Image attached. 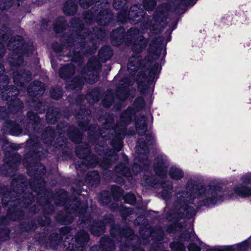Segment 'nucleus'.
I'll return each instance as SVG.
<instances>
[{
    "label": "nucleus",
    "instance_id": "nucleus-50",
    "mask_svg": "<svg viewBox=\"0 0 251 251\" xmlns=\"http://www.w3.org/2000/svg\"><path fill=\"white\" fill-rule=\"evenodd\" d=\"M95 81V80H92V81H91V82H94Z\"/></svg>",
    "mask_w": 251,
    "mask_h": 251
},
{
    "label": "nucleus",
    "instance_id": "nucleus-34",
    "mask_svg": "<svg viewBox=\"0 0 251 251\" xmlns=\"http://www.w3.org/2000/svg\"><path fill=\"white\" fill-rule=\"evenodd\" d=\"M121 0H114L113 6L116 9H119L123 5Z\"/></svg>",
    "mask_w": 251,
    "mask_h": 251
},
{
    "label": "nucleus",
    "instance_id": "nucleus-55",
    "mask_svg": "<svg viewBox=\"0 0 251 251\" xmlns=\"http://www.w3.org/2000/svg\"><path fill=\"white\" fill-rule=\"evenodd\" d=\"M122 22H125L126 21H122Z\"/></svg>",
    "mask_w": 251,
    "mask_h": 251
},
{
    "label": "nucleus",
    "instance_id": "nucleus-27",
    "mask_svg": "<svg viewBox=\"0 0 251 251\" xmlns=\"http://www.w3.org/2000/svg\"><path fill=\"white\" fill-rule=\"evenodd\" d=\"M22 41H23V39H22V37L19 36H17L16 37H15L13 40V41H12V40H10L9 43H8V47L11 48V45L12 44V42H13V43H14V46H17V47H18L19 46H21V45L22 44Z\"/></svg>",
    "mask_w": 251,
    "mask_h": 251
},
{
    "label": "nucleus",
    "instance_id": "nucleus-59",
    "mask_svg": "<svg viewBox=\"0 0 251 251\" xmlns=\"http://www.w3.org/2000/svg\"><path fill=\"white\" fill-rule=\"evenodd\" d=\"M1 108H0V111H1Z\"/></svg>",
    "mask_w": 251,
    "mask_h": 251
},
{
    "label": "nucleus",
    "instance_id": "nucleus-36",
    "mask_svg": "<svg viewBox=\"0 0 251 251\" xmlns=\"http://www.w3.org/2000/svg\"><path fill=\"white\" fill-rule=\"evenodd\" d=\"M80 240L83 242H86L88 240V235L87 233L84 232L83 233V237L82 239H80Z\"/></svg>",
    "mask_w": 251,
    "mask_h": 251
},
{
    "label": "nucleus",
    "instance_id": "nucleus-41",
    "mask_svg": "<svg viewBox=\"0 0 251 251\" xmlns=\"http://www.w3.org/2000/svg\"><path fill=\"white\" fill-rule=\"evenodd\" d=\"M127 230L130 234H132L133 233L132 230L130 228H128Z\"/></svg>",
    "mask_w": 251,
    "mask_h": 251
},
{
    "label": "nucleus",
    "instance_id": "nucleus-29",
    "mask_svg": "<svg viewBox=\"0 0 251 251\" xmlns=\"http://www.w3.org/2000/svg\"><path fill=\"white\" fill-rule=\"evenodd\" d=\"M51 96L53 98H54L55 99H58L61 97V96H62L61 91H60L59 88L57 89L56 92H54V90H53L51 92Z\"/></svg>",
    "mask_w": 251,
    "mask_h": 251
},
{
    "label": "nucleus",
    "instance_id": "nucleus-24",
    "mask_svg": "<svg viewBox=\"0 0 251 251\" xmlns=\"http://www.w3.org/2000/svg\"><path fill=\"white\" fill-rule=\"evenodd\" d=\"M27 116L29 118L30 124L32 125H33L35 123H38L40 122V119L39 118V116L37 114H34L33 112H28Z\"/></svg>",
    "mask_w": 251,
    "mask_h": 251
},
{
    "label": "nucleus",
    "instance_id": "nucleus-57",
    "mask_svg": "<svg viewBox=\"0 0 251 251\" xmlns=\"http://www.w3.org/2000/svg\"><path fill=\"white\" fill-rule=\"evenodd\" d=\"M86 37H87V35H85V37H84V38L85 39Z\"/></svg>",
    "mask_w": 251,
    "mask_h": 251
},
{
    "label": "nucleus",
    "instance_id": "nucleus-2",
    "mask_svg": "<svg viewBox=\"0 0 251 251\" xmlns=\"http://www.w3.org/2000/svg\"><path fill=\"white\" fill-rule=\"evenodd\" d=\"M132 117L130 114V109H128L127 111L123 113L121 117V120L124 123V125L120 126L117 125L114 129L109 130V132L112 133L113 132L115 133V137L118 142V151L121 150V142L124 138L126 133L125 124L129 122L131 120Z\"/></svg>",
    "mask_w": 251,
    "mask_h": 251
},
{
    "label": "nucleus",
    "instance_id": "nucleus-11",
    "mask_svg": "<svg viewBox=\"0 0 251 251\" xmlns=\"http://www.w3.org/2000/svg\"><path fill=\"white\" fill-rule=\"evenodd\" d=\"M31 87L28 89V93L30 95L32 92L35 95H40L45 91L44 84L40 81L33 82Z\"/></svg>",
    "mask_w": 251,
    "mask_h": 251
},
{
    "label": "nucleus",
    "instance_id": "nucleus-31",
    "mask_svg": "<svg viewBox=\"0 0 251 251\" xmlns=\"http://www.w3.org/2000/svg\"><path fill=\"white\" fill-rule=\"evenodd\" d=\"M207 251H235V249L231 246H227L220 250L210 249Z\"/></svg>",
    "mask_w": 251,
    "mask_h": 251
},
{
    "label": "nucleus",
    "instance_id": "nucleus-30",
    "mask_svg": "<svg viewBox=\"0 0 251 251\" xmlns=\"http://www.w3.org/2000/svg\"><path fill=\"white\" fill-rule=\"evenodd\" d=\"M92 0H79L81 6L83 8H88L90 5Z\"/></svg>",
    "mask_w": 251,
    "mask_h": 251
},
{
    "label": "nucleus",
    "instance_id": "nucleus-6",
    "mask_svg": "<svg viewBox=\"0 0 251 251\" xmlns=\"http://www.w3.org/2000/svg\"><path fill=\"white\" fill-rule=\"evenodd\" d=\"M144 15V12L140 10L137 6L135 5L130 8L128 16L129 20L133 24H136L142 20Z\"/></svg>",
    "mask_w": 251,
    "mask_h": 251
},
{
    "label": "nucleus",
    "instance_id": "nucleus-26",
    "mask_svg": "<svg viewBox=\"0 0 251 251\" xmlns=\"http://www.w3.org/2000/svg\"><path fill=\"white\" fill-rule=\"evenodd\" d=\"M5 90L7 94H9L8 95V97H10V94H11V96H16L18 94L19 91L15 87L8 88L7 87L6 88L5 86L2 88Z\"/></svg>",
    "mask_w": 251,
    "mask_h": 251
},
{
    "label": "nucleus",
    "instance_id": "nucleus-19",
    "mask_svg": "<svg viewBox=\"0 0 251 251\" xmlns=\"http://www.w3.org/2000/svg\"><path fill=\"white\" fill-rule=\"evenodd\" d=\"M156 178H154L153 176H149L146 175L143 177V180H142V184L144 185H149L152 187L157 188L156 183L154 182Z\"/></svg>",
    "mask_w": 251,
    "mask_h": 251
},
{
    "label": "nucleus",
    "instance_id": "nucleus-51",
    "mask_svg": "<svg viewBox=\"0 0 251 251\" xmlns=\"http://www.w3.org/2000/svg\"><path fill=\"white\" fill-rule=\"evenodd\" d=\"M3 41H4L5 37H3Z\"/></svg>",
    "mask_w": 251,
    "mask_h": 251
},
{
    "label": "nucleus",
    "instance_id": "nucleus-33",
    "mask_svg": "<svg viewBox=\"0 0 251 251\" xmlns=\"http://www.w3.org/2000/svg\"><path fill=\"white\" fill-rule=\"evenodd\" d=\"M0 80L3 81L1 82V84L0 83V89L1 88V86H2L4 87L8 83V78L6 76L0 75Z\"/></svg>",
    "mask_w": 251,
    "mask_h": 251
},
{
    "label": "nucleus",
    "instance_id": "nucleus-42",
    "mask_svg": "<svg viewBox=\"0 0 251 251\" xmlns=\"http://www.w3.org/2000/svg\"><path fill=\"white\" fill-rule=\"evenodd\" d=\"M97 72L94 71L93 72V75H96V78H97Z\"/></svg>",
    "mask_w": 251,
    "mask_h": 251
},
{
    "label": "nucleus",
    "instance_id": "nucleus-16",
    "mask_svg": "<svg viewBox=\"0 0 251 251\" xmlns=\"http://www.w3.org/2000/svg\"><path fill=\"white\" fill-rule=\"evenodd\" d=\"M168 184H166V183H164L161 184V187L163 189V190L161 193V197L163 199L167 200L171 198L172 195L171 194V190L172 189V184L169 182H168Z\"/></svg>",
    "mask_w": 251,
    "mask_h": 251
},
{
    "label": "nucleus",
    "instance_id": "nucleus-21",
    "mask_svg": "<svg viewBox=\"0 0 251 251\" xmlns=\"http://www.w3.org/2000/svg\"><path fill=\"white\" fill-rule=\"evenodd\" d=\"M87 179L92 184L98 183L99 181V176L98 172L93 171L89 173Z\"/></svg>",
    "mask_w": 251,
    "mask_h": 251
},
{
    "label": "nucleus",
    "instance_id": "nucleus-46",
    "mask_svg": "<svg viewBox=\"0 0 251 251\" xmlns=\"http://www.w3.org/2000/svg\"><path fill=\"white\" fill-rule=\"evenodd\" d=\"M5 100H9V98H5Z\"/></svg>",
    "mask_w": 251,
    "mask_h": 251
},
{
    "label": "nucleus",
    "instance_id": "nucleus-43",
    "mask_svg": "<svg viewBox=\"0 0 251 251\" xmlns=\"http://www.w3.org/2000/svg\"><path fill=\"white\" fill-rule=\"evenodd\" d=\"M2 99L4 100V99H5V98H4V94H3L4 92H2Z\"/></svg>",
    "mask_w": 251,
    "mask_h": 251
},
{
    "label": "nucleus",
    "instance_id": "nucleus-8",
    "mask_svg": "<svg viewBox=\"0 0 251 251\" xmlns=\"http://www.w3.org/2000/svg\"><path fill=\"white\" fill-rule=\"evenodd\" d=\"M111 17L110 10L105 8L104 10L100 11L97 18V23L100 25H105L110 22Z\"/></svg>",
    "mask_w": 251,
    "mask_h": 251
},
{
    "label": "nucleus",
    "instance_id": "nucleus-40",
    "mask_svg": "<svg viewBox=\"0 0 251 251\" xmlns=\"http://www.w3.org/2000/svg\"><path fill=\"white\" fill-rule=\"evenodd\" d=\"M21 132H21V131H19L17 133H12V135H15V136H18V135H19L20 134H21Z\"/></svg>",
    "mask_w": 251,
    "mask_h": 251
},
{
    "label": "nucleus",
    "instance_id": "nucleus-3",
    "mask_svg": "<svg viewBox=\"0 0 251 251\" xmlns=\"http://www.w3.org/2000/svg\"><path fill=\"white\" fill-rule=\"evenodd\" d=\"M145 138L147 143H146L143 141V138H141L138 141L136 146V152L138 155L139 157H142V158H143V156L145 158L147 157L149 154L148 145H151L154 141V136L151 133L147 134Z\"/></svg>",
    "mask_w": 251,
    "mask_h": 251
},
{
    "label": "nucleus",
    "instance_id": "nucleus-18",
    "mask_svg": "<svg viewBox=\"0 0 251 251\" xmlns=\"http://www.w3.org/2000/svg\"><path fill=\"white\" fill-rule=\"evenodd\" d=\"M139 38V41L140 43H138V44L135 43L132 48L133 50L137 52L141 51L142 49L146 46L148 42L147 39L144 38L142 36H140Z\"/></svg>",
    "mask_w": 251,
    "mask_h": 251
},
{
    "label": "nucleus",
    "instance_id": "nucleus-25",
    "mask_svg": "<svg viewBox=\"0 0 251 251\" xmlns=\"http://www.w3.org/2000/svg\"><path fill=\"white\" fill-rule=\"evenodd\" d=\"M124 200L126 202L130 204H133L135 202L136 198L133 194L128 193L125 196Z\"/></svg>",
    "mask_w": 251,
    "mask_h": 251
},
{
    "label": "nucleus",
    "instance_id": "nucleus-44",
    "mask_svg": "<svg viewBox=\"0 0 251 251\" xmlns=\"http://www.w3.org/2000/svg\"><path fill=\"white\" fill-rule=\"evenodd\" d=\"M81 82H82V81H79V82H78L79 84H81Z\"/></svg>",
    "mask_w": 251,
    "mask_h": 251
},
{
    "label": "nucleus",
    "instance_id": "nucleus-37",
    "mask_svg": "<svg viewBox=\"0 0 251 251\" xmlns=\"http://www.w3.org/2000/svg\"><path fill=\"white\" fill-rule=\"evenodd\" d=\"M50 114L49 113H48L47 114L46 118L47 120L48 121V122L50 123H54L56 121V119H53L52 120H50Z\"/></svg>",
    "mask_w": 251,
    "mask_h": 251
},
{
    "label": "nucleus",
    "instance_id": "nucleus-53",
    "mask_svg": "<svg viewBox=\"0 0 251 251\" xmlns=\"http://www.w3.org/2000/svg\"><path fill=\"white\" fill-rule=\"evenodd\" d=\"M59 50H56V51H59Z\"/></svg>",
    "mask_w": 251,
    "mask_h": 251
},
{
    "label": "nucleus",
    "instance_id": "nucleus-54",
    "mask_svg": "<svg viewBox=\"0 0 251 251\" xmlns=\"http://www.w3.org/2000/svg\"><path fill=\"white\" fill-rule=\"evenodd\" d=\"M103 105H105V103H104V101H103Z\"/></svg>",
    "mask_w": 251,
    "mask_h": 251
},
{
    "label": "nucleus",
    "instance_id": "nucleus-32",
    "mask_svg": "<svg viewBox=\"0 0 251 251\" xmlns=\"http://www.w3.org/2000/svg\"><path fill=\"white\" fill-rule=\"evenodd\" d=\"M10 1L11 0H0V9H5L8 4L10 3Z\"/></svg>",
    "mask_w": 251,
    "mask_h": 251
},
{
    "label": "nucleus",
    "instance_id": "nucleus-47",
    "mask_svg": "<svg viewBox=\"0 0 251 251\" xmlns=\"http://www.w3.org/2000/svg\"><path fill=\"white\" fill-rule=\"evenodd\" d=\"M146 166H145V165L144 164V169H146Z\"/></svg>",
    "mask_w": 251,
    "mask_h": 251
},
{
    "label": "nucleus",
    "instance_id": "nucleus-17",
    "mask_svg": "<svg viewBox=\"0 0 251 251\" xmlns=\"http://www.w3.org/2000/svg\"><path fill=\"white\" fill-rule=\"evenodd\" d=\"M115 171L118 174L128 178L131 176L130 171L125 164H121L116 166L115 168Z\"/></svg>",
    "mask_w": 251,
    "mask_h": 251
},
{
    "label": "nucleus",
    "instance_id": "nucleus-58",
    "mask_svg": "<svg viewBox=\"0 0 251 251\" xmlns=\"http://www.w3.org/2000/svg\"><path fill=\"white\" fill-rule=\"evenodd\" d=\"M107 106H108L109 105V104H106V105Z\"/></svg>",
    "mask_w": 251,
    "mask_h": 251
},
{
    "label": "nucleus",
    "instance_id": "nucleus-56",
    "mask_svg": "<svg viewBox=\"0 0 251 251\" xmlns=\"http://www.w3.org/2000/svg\"><path fill=\"white\" fill-rule=\"evenodd\" d=\"M86 37H87V35H85V37H84V38L85 39Z\"/></svg>",
    "mask_w": 251,
    "mask_h": 251
},
{
    "label": "nucleus",
    "instance_id": "nucleus-9",
    "mask_svg": "<svg viewBox=\"0 0 251 251\" xmlns=\"http://www.w3.org/2000/svg\"><path fill=\"white\" fill-rule=\"evenodd\" d=\"M30 78V75L28 72H25L22 74H18L17 73L14 75V82L15 84L24 86L25 81H28Z\"/></svg>",
    "mask_w": 251,
    "mask_h": 251
},
{
    "label": "nucleus",
    "instance_id": "nucleus-10",
    "mask_svg": "<svg viewBox=\"0 0 251 251\" xmlns=\"http://www.w3.org/2000/svg\"><path fill=\"white\" fill-rule=\"evenodd\" d=\"M77 10V4L75 0H69L65 2L63 7L64 13L66 15H73Z\"/></svg>",
    "mask_w": 251,
    "mask_h": 251
},
{
    "label": "nucleus",
    "instance_id": "nucleus-1",
    "mask_svg": "<svg viewBox=\"0 0 251 251\" xmlns=\"http://www.w3.org/2000/svg\"><path fill=\"white\" fill-rule=\"evenodd\" d=\"M226 198V191L219 183L212 182L203 185L190 179L185 191L176 194L175 206L181 217L189 218L194 216L200 207L214 205Z\"/></svg>",
    "mask_w": 251,
    "mask_h": 251
},
{
    "label": "nucleus",
    "instance_id": "nucleus-5",
    "mask_svg": "<svg viewBox=\"0 0 251 251\" xmlns=\"http://www.w3.org/2000/svg\"><path fill=\"white\" fill-rule=\"evenodd\" d=\"M168 163L162 158L157 161L154 165V171L157 176H163L166 175Z\"/></svg>",
    "mask_w": 251,
    "mask_h": 251
},
{
    "label": "nucleus",
    "instance_id": "nucleus-22",
    "mask_svg": "<svg viewBox=\"0 0 251 251\" xmlns=\"http://www.w3.org/2000/svg\"><path fill=\"white\" fill-rule=\"evenodd\" d=\"M143 5L147 10H151L156 5V1L155 0H144Z\"/></svg>",
    "mask_w": 251,
    "mask_h": 251
},
{
    "label": "nucleus",
    "instance_id": "nucleus-35",
    "mask_svg": "<svg viewBox=\"0 0 251 251\" xmlns=\"http://www.w3.org/2000/svg\"><path fill=\"white\" fill-rule=\"evenodd\" d=\"M5 51V48L2 44L0 43V57L3 56Z\"/></svg>",
    "mask_w": 251,
    "mask_h": 251
},
{
    "label": "nucleus",
    "instance_id": "nucleus-14",
    "mask_svg": "<svg viewBox=\"0 0 251 251\" xmlns=\"http://www.w3.org/2000/svg\"><path fill=\"white\" fill-rule=\"evenodd\" d=\"M169 175L172 179L179 180L183 177L184 173L181 169L173 166L169 170Z\"/></svg>",
    "mask_w": 251,
    "mask_h": 251
},
{
    "label": "nucleus",
    "instance_id": "nucleus-20",
    "mask_svg": "<svg viewBox=\"0 0 251 251\" xmlns=\"http://www.w3.org/2000/svg\"><path fill=\"white\" fill-rule=\"evenodd\" d=\"M140 59L138 57H132L129 60L127 65L128 70L132 71V67H134V70L135 71L137 70V67L139 64V61Z\"/></svg>",
    "mask_w": 251,
    "mask_h": 251
},
{
    "label": "nucleus",
    "instance_id": "nucleus-13",
    "mask_svg": "<svg viewBox=\"0 0 251 251\" xmlns=\"http://www.w3.org/2000/svg\"><path fill=\"white\" fill-rule=\"evenodd\" d=\"M74 68L72 65H65L61 67L59 70V75L61 77L67 78L74 74Z\"/></svg>",
    "mask_w": 251,
    "mask_h": 251
},
{
    "label": "nucleus",
    "instance_id": "nucleus-48",
    "mask_svg": "<svg viewBox=\"0 0 251 251\" xmlns=\"http://www.w3.org/2000/svg\"><path fill=\"white\" fill-rule=\"evenodd\" d=\"M54 29L56 31H57V28L56 27H54Z\"/></svg>",
    "mask_w": 251,
    "mask_h": 251
},
{
    "label": "nucleus",
    "instance_id": "nucleus-39",
    "mask_svg": "<svg viewBox=\"0 0 251 251\" xmlns=\"http://www.w3.org/2000/svg\"><path fill=\"white\" fill-rule=\"evenodd\" d=\"M134 31V28H130V30L128 31V33L129 34H131Z\"/></svg>",
    "mask_w": 251,
    "mask_h": 251
},
{
    "label": "nucleus",
    "instance_id": "nucleus-7",
    "mask_svg": "<svg viewBox=\"0 0 251 251\" xmlns=\"http://www.w3.org/2000/svg\"><path fill=\"white\" fill-rule=\"evenodd\" d=\"M250 195H251V189L243 185H240L234 188V194H231L227 197L229 199H234L236 196L244 198Z\"/></svg>",
    "mask_w": 251,
    "mask_h": 251
},
{
    "label": "nucleus",
    "instance_id": "nucleus-49",
    "mask_svg": "<svg viewBox=\"0 0 251 251\" xmlns=\"http://www.w3.org/2000/svg\"><path fill=\"white\" fill-rule=\"evenodd\" d=\"M138 100H141L143 101L142 99H138Z\"/></svg>",
    "mask_w": 251,
    "mask_h": 251
},
{
    "label": "nucleus",
    "instance_id": "nucleus-15",
    "mask_svg": "<svg viewBox=\"0 0 251 251\" xmlns=\"http://www.w3.org/2000/svg\"><path fill=\"white\" fill-rule=\"evenodd\" d=\"M160 70L161 67L159 66V64L158 63L154 64L149 73V81L152 82L155 79L156 80L160 72Z\"/></svg>",
    "mask_w": 251,
    "mask_h": 251
},
{
    "label": "nucleus",
    "instance_id": "nucleus-4",
    "mask_svg": "<svg viewBox=\"0 0 251 251\" xmlns=\"http://www.w3.org/2000/svg\"><path fill=\"white\" fill-rule=\"evenodd\" d=\"M186 239V240L191 239L193 241L195 242V244H191L188 247L189 251H201V249L196 244H199L200 246L202 245V242L198 238L195 233L193 232V229L190 232H186L183 234L182 237Z\"/></svg>",
    "mask_w": 251,
    "mask_h": 251
},
{
    "label": "nucleus",
    "instance_id": "nucleus-52",
    "mask_svg": "<svg viewBox=\"0 0 251 251\" xmlns=\"http://www.w3.org/2000/svg\"><path fill=\"white\" fill-rule=\"evenodd\" d=\"M80 234V233H78V235H77L78 237L79 236V234Z\"/></svg>",
    "mask_w": 251,
    "mask_h": 251
},
{
    "label": "nucleus",
    "instance_id": "nucleus-38",
    "mask_svg": "<svg viewBox=\"0 0 251 251\" xmlns=\"http://www.w3.org/2000/svg\"><path fill=\"white\" fill-rule=\"evenodd\" d=\"M4 73V70H3V67H2V66L0 64V74L1 73V74H3Z\"/></svg>",
    "mask_w": 251,
    "mask_h": 251
},
{
    "label": "nucleus",
    "instance_id": "nucleus-45",
    "mask_svg": "<svg viewBox=\"0 0 251 251\" xmlns=\"http://www.w3.org/2000/svg\"><path fill=\"white\" fill-rule=\"evenodd\" d=\"M20 106H21V107H22L23 106V103L22 102H21Z\"/></svg>",
    "mask_w": 251,
    "mask_h": 251
},
{
    "label": "nucleus",
    "instance_id": "nucleus-28",
    "mask_svg": "<svg viewBox=\"0 0 251 251\" xmlns=\"http://www.w3.org/2000/svg\"><path fill=\"white\" fill-rule=\"evenodd\" d=\"M248 242L245 241L237 245V250L238 251H244L247 250L248 248Z\"/></svg>",
    "mask_w": 251,
    "mask_h": 251
},
{
    "label": "nucleus",
    "instance_id": "nucleus-23",
    "mask_svg": "<svg viewBox=\"0 0 251 251\" xmlns=\"http://www.w3.org/2000/svg\"><path fill=\"white\" fill-rule=\"evenodd\" d=\"M170 247L174 251H184L185 246L179 242H174L170 244Z\"/></svg>",
    "mask_w": 251,
    "mask_h": 251
},
{
    "label": "nucleus",
    "instance_id": "nucleus-12",
    "mask_svg": "<svg viewBox=\"0 0 251 251\" xmlns=\"http://www.w3.org/2000/svg\"><path fill=\"white\" fill-rule=\"evenodd\" d=\"M146 118L145 116H141L136 122V130L139 134H143L147 131Z\"/></svg>",
    "mask_w": 251,
    "mask_h": 251
}]
</instances>
